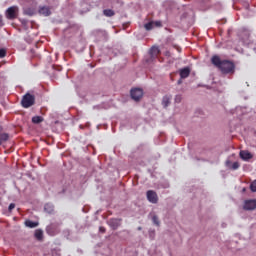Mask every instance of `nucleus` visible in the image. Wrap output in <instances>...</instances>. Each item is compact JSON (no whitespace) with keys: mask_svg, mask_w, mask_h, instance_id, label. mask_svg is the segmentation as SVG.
I'll use <instances>...</instances> for the list:
<instances>
[{"mask_svg":"<svg viewBox=\"0 0 256 256\" xmlns=\"http://www.w3.org/2000/svg\"><path fill=\"white\" fill-rule=\"evenodd\" d=\"M211 63L221 71L223 75H233L235 74V62L231 60H221V57L219 55H214L211 58Z\"/></svg>","mask_w":256,"mask_h":256,"instance_id":"f257e3e1","label":"nucleus"},{"mask_svg":"<svg viewBox=\"0 0 256 256\" xmlns=\"http://www.w3.org/2000/svg\"><path fill=\"white\" fill-rule=\"evenodd\" d=\"M21 105L24 109H29V107H33L35 105V95L31 93H26L21 100Z\"/></svg>","mask_w":256,"mask_h":256,"instance_id":"f03ea898","label":"nucleus"},{"mask_svg":"<svg viewBox=\"0 0 256 256\" xmlns=\"http://www.w3.org/2000/svg\"><path fill=\"white\" fill-rule=\"evenodd\" d=\"M6 19L13 21V19H17V15H19V7L11 6L6 10Z\"/></svg>","mask_w":256,"mask_h":256,"instance_id":"7ed1b4c3","label":"nucleus"},{"mask_svg":"<svg viewBox=\"0 0 256 256\" xmlns=\"http://www.w3.org/2000/svg\"><path fill=\"white\" fill-rule=\"evenodd\" d=\"M107 225L112 229V231H117L121 224L123 223V219L121 218H110L107 220Z\"/></svg>","mask_w":256,"mask_h":256,"instance_id":"20e7f679","label":"nucleus"},{"mask_svg":"<svg viewBox=\"0 0 256 256\" xmlns=\"http://www.w3.org/2000/svg\"><path fill=\"white\" fill-rule=\"evenodd\" d=\"M59 232V223H51L46 227V233L47 235H50V237H55Z\"/></svg>","mask_w":256,"mask_h":256,"instance_id":"39448f33","label":"nucleus"},{"mask_svg":"<svg viewBox=\"0 0 256 256\" xmlns=\"http://www.w3.org/2000/svg\"><path fill=\"white\" fill-rule=\"evenodd\" d=\"M130 97L131 99H133V101H141V99L143 98V89L141 88H133L130 91Z\"/></svg>","mask_w":256,"mask_h":256,"instance_id":"423d86ee","label":"nucleus"},{"mask_svg":"<svg viewBox=\"0 0 256 256\" xmlns=\"http://www.w3.org/2000/svg\"><path fill=\"white\" fill-rule=\"evenodd\" d=\"M159 53H161V50L157 46H152L149 50L150 59H147L146 63H152V61H155Z\"/></svg>","mask_w":256,"mask_h":256,"instance_id":"0eeeda50","label":"nucleus"},{"mask_svg":"<svg viewBox=\"0 0 256 256\" xmlns=\"http://www.w3.org/2000/svg\"><path fill=\"white\" fill-rule=\"evenodd\" d=\"M146 197L149 203H153L154 205L159 203V196H157V192L153 190H148L146 192Z\"/></svg>","mask_w":256,"mask_h":256,"instance_id":"6e6552de","label":"nucleus"},{"mask_svg":"<svg viewBox=\"0 0 256 256\" xmlns=\"http://www.w3.org/2000/svg\"><path fill=\"white\" fill-rule=\"evenodd\" d=\"M244 211H255L256 209V199H248L244 201L243 205Z\"/></svg>","mask_w":256,"mask_h":256,"instance_id":"1a4fd4ad","label":"nucleus"},{"mask_svg":"<svg viewBox=\"0 0 256 256\" xmlns=\"http://www.w3.org/2000/svg\"><path fill=\"white\" fill-rule=\"evenodd\" d=\"M38 13L43 17H49L51 15V8L48 6H39Z\"/></svg>","mask_w":256,"mask_h":256,"instance_id":"9d476101","label":"nucleus"},{"mask_svg":"<svg viewBox=\"0 0 256 256\" xmlns=\"http://www.w3.org/2000/svg\"><path fill=\"white\" fill-rule=\"evenodd\" d=\"M180 79H187L191 75V68L184 67L179 70Z\"/></svg>","mask_w":256,"mask_h":256,"instance_id":"9b49d317","label":"nucleus"},{"mask_svg":"<svg viewBox=\"0 0 256 256\" xmlns=\"http://www.w3.org/2000/svg\"><path fill=\"white\" fill-rule=\"evenodd\" d=\"M171 99H173V96L171 95H164L162 98V107L163 109H167L169 105H171Z\"/></svg>","mask_w":256,"mask_h":256,"instance_id":"f8f14e48","label":"nucleus"},{"mask_svg":"<svg viewBox=\"0 0 256 256\" xmlns=\"http://www.w3.org/2000/svg\"><path fill=\"white\" fill-rule=\"evenodd\" d=\"M239 155H240V159H242V161H249L253 157V154H251V152L246 151V150L240 151Z\"/></svg>","mask_w":256,"mask_h":256,"instance_id":"ddd939ff","label":"nucleus"},{"mask_svg":"<svg viewBox=\"0 0 256 256\" xmlns=\"http://www.w3.org/2000/svg\"><path fill=\"white\" fill-rule=\"evenodd\" d=\"M225 165L226 167H228V169H232V171H237V169L241 167V164H239V162H234L233 164H231V160H226Z\"/></svg>","mask_w":256,"mask_h":256,"instance_id":"4468645a","label":"nucleus"},{"mask_svg":"<svg viewBox=\"0 0 256 256\" xmlns=\"http://www.w3.org/2000/svg\"><path fill=\"white\" fill-rule=\"evenodd\" d=\"M44 211L45 213H48V215H53V213H55V205L51 203H46L44 205Z\"/></svg>","mask_w":256,"mask_h":256,"instance_id":"2eb2a0df","label":"nucleus"},{"mask_svg":"<svg viewBox=\"0 0 256 256\" xmlns=\"http://www.w3.org/2000/svg\"><path fill=\"white\" fill-rule=\"evenodd\" d=\"M119 238L122 239L123 241H126V239H129L131 235V231L129 230H121L118 232Z\"/></svg>","mask_w":256,"mask_h":256,"instance_id":"dca6fc26","label":"nucleus"},{"mask_svg":"<svg viewBox=\"0 0 256 256\" xmlns=\"http://www.w3.org/2000/svg\"><path fill=\"white\" fill-rule=\"evenodd\" d=\"M23 14L27 15L28 17H33V15H35V9H33L31 7L24 8Z\"/></svg>","mask_w":256,"mask_h":256,"instance_id":"f3484780","label":"nucleus"},{"mask_svg":"<svg viewBox=\"0 0 256 256\" xmlns=\"http://www.w3.org/2000/svg\"><path fill=\"white\" fill-rule=\"evenodd\" d=\"M25 225H26V227H29L30 229H35V227L39 226V222H35L32 220H26Z\"/></svg>","mask_w":256,"mask_h":256,"instance_id":"a211bd4d","label":"nucleus"},{"mask_svg":"<svg viewBox=\"0 0 256 256\" xmlns=\"http://www.w3.org/2000/svg\"><path fill=\"white\" fill-rule=\"evenodd\" d=\"M43 121H45V118H43V116H34V117H32V123L34 125H39V123H43Z\"/></svg>","mask_w":256,"mask_h":256,"instance_id":"6ab92c4d","label":"nucleus"},{"mask_svg":"<svg viewBox=\"0 0 256 256\" xmlns=\"http://www.w3.org/2000/svg\"><path fill=\"white\" fill-rule=\"evenodd\" d=\"M34 237L35 239H37V241H43V230L41 229L35 230Z\"/></svg>","mask_w":256,"mask_h":256,"instance_id":"aec40b11","label":"nucleus"},{"mask_svg":"<svg viewBox=\"0 0 256 256\" xmlns=\"http://www.w3.org/2000/svg\"><path fill=\"white\" fill-rule=\"evenodd\" d=\"M5 141H9V133H0V145H3Z\"/></svg>","mask_w":256,"mask_h":256,"instance_id":"412c9836","label":"nucleus"},{"mask_svg":"<svg viewBox=\"0 0 256 256\" xmlns=\"http://www.w3.org/2000/svg\"><path fill=\"white\" fill-rule=\"evenodd\" d=\"M103 14L105 15V17H113V15H115V11H113L112 9H104Z\"/></svg>","mask_w":256,"mask_h":256,"instance_id":"4be33fe9","label":"nucleus"},{"mask_svg":"<svg viewBox=\"0 0 256 256\" xmlns=\"http://www.w3.org/2000/svg\"><path fill=\"white\" fill-rule=\"evenodd\" d=\"M152 223H153V225H156V227L161 226V221H159V216L158 215H154L152 217Z\"/></svg>","mask_w":256,"mask_h":256,"instance_id":"5701e85b","label":"nucleus"},{"mask_svg":"<svg viewBox=\"0 0 256 256\" xmlns=\"http://www.w3.org/2000/svg\"><path fill=\"white\" fill-rule=\"evenodd\" d=\"M154 26H155V22H148L144 25V28L146 29V31H151Z\"/></svg>","mask_w":256,"mask_h":256,"instance_id":"b1692460","label":"nucleus"},{"mask_svg":"<svg viewBox=\"0 0 256 256\" xmlns=\"http://www.w3.org/2000/svg\"><path fill=\"white\" fill-rule=\"evenodd\" d=\"M250 191L252 193H256V179L251 182V184H250Z\"/></svg>","mask_w":256,"mask_h":256,"instance_id":"393cba45","label":"nucleus"},{"mask_svg":"<svg viewBox=\"0 0 256 256\" xmlns=\"http://www.w3.org/2000/svg\"><path fill=\"white\" fill-rule=\"evenodd\" d=\"M183 101V96L181 94H177L174 98V103H181Z\"/></svg>","mask_w":256,"mask_h":256,"instance_id":"a878e982","label":"nucleus"},{"mask_svg":"<svg viewBox=\"0 0 256 256\" xmlns=\"http://www.w3.org/2000/svg\"><path fill=\"white\" fill-rule=\"evenodd\" d=\"M7 56V50L5 48L0 49V59H3Z\"/></svg>","mask_w":256,"mask_h":256,"instance_id":"bb28decb","label":"nucleus"},{"mask_svg":"<svg viewBox=\"0 0 256 256\" xmlns=\"http://www.w3.org/2000/svg\"><path fill=\"white\" fill-rule=\"evenodd\" d=\"M20 23H22L24 27H27V23H29V21L27 19H20Z\"/></svg>","mask_w":256,"mask_h":256,"instance_id":"cd10ccee","label":"nucleus"},{"mask_svg":"<svg viewBox=\"0 0 256 256\" xmlns=\"http://www.w3.org/2000/svg\"><path fill=\"white\" fill-rule=\"evenodd\" d=\"M154 25H155V27H162L163 23L161 21H155Z\"/></svg>","mask_w":256,"mask_h":256,"instance_id":"c85d7f7f","label":"nucleus"},{"mask_svg":"<svg viewBox=\"0 0 256 256\" xmlns=\"http://www.w3.org/2000/svg\"><path fill=\"white\" fill-rule=\"evenodd\" d=\"M106 232H107V229H105V227L103 226L99 227V233H106Z\"/></svg>","mask_w":256,"mask_h":256,"instance_id":"c756f323","label":"nucleus"},{"mask_svg":"<svg viewBox=\"0 0 256 256\" xmlns=\"http://www.w3.org/2000/svg\"><path fill=\"white\" fill-rule=\"evenodd\" d=\"M100 35L104 36V39H107V32L106 31H99Z\"/></svg>","mask_w":256,"mask_h":256,"instance_id":"7c9ffc66","label":"nucleus"},{"mask_svg":"<svg viewBox=\"0 0 256 256\" xmlns=\"http://www.w3.org/2000/svg\"><path fill=\"white\" fill-rule=\"evenodd\" d=\"M15 207L14 203H11L8 207V211H13V208Z\"/></svg>","mask_w":256,"mask_h":256,"instance_id":"2f4dec72","label":"nucleus"},{"mask_svg":"<svg viewBox=\"0 0 256 256\" xmlns=\"http://www.w3.org/2000/svg\"><path fill=\"white\" fill-rule=\"evenodd\" d=\"M3 25H5V24L3 23V16L0 15V27H3Z\"/></svg>","mask_w":256,"mask_h":256,"instance_id":"473e14b6","label":"nucleus"},{"mask_svg":"<svg viewBox=\"0 0 256 256\" xmlns=\"http://www.w3.org/2000/svg\"><path fill=\"white\" fill-rule=\"evenodd\" d=\"M22 3H31L33 0H20Z\"/></svg>","mask_w":256,"mask_h":256,"instance_id":"72a5a7b5","label":"nucleus"},{"mask_svg":"<svg viewBox=\"0 0 256 256\" xmlns=\"http://www.w3.org/2000/svg\"><path fill=\"white\" fill-rule=\"evenodd\" d=\"M183 78H180L178 81H177V85H181V83H183Z\"/></svg>","mask_w":256,"mask_h":256,"instance_id":"f704fd0d","label":"nucleus"},{"mask_svg":"<svg viewBox=\"0 0 256 256\" xmlns=\"http://www.w3.org/2000/svg\"><path fill=\"white\" fill-rule=\"evenodd\" d=\"M245 191H247V188L242 189V193H245Z\"/></svg>","mask_w":256,"mask_h":256,"instance_id":"c9c22d12","label":"nucleus"},{"mask_svg":"<svg viewBox=\"0 0 256 256\" xmlns=\"http://www.w3.org/2000/svg\"><path fill=\"white\" fill-rule=\"evenodd\" d=\"M65 191H67V190L65 188H63L61 193H65Z\"/></svg>","mask_w":256,"mask_h":256,"instance_id":"e433bc0d","label":"nucleus"},{"mask_svg":"<svg viewBox=\"0 0 256 256\" xmlns=\"http://www.w3.org/2000/svg\"><path fill=\"white\" fill-rule=\"evenodd\" d=\"M143 228L141 226L138 227V231H141Z\"/></svg>","mask_w":256,"mask_h":256,"instance_id":"4c0bfd02","label":"nucleus"},{"mask_svg":"<svg viewBox=\"0 0 256 256\" xmlns=\"http://www.w3.org/2000/svg\"><path fill=\"white\" fill-rule=\"evenodd\" d=\"M152 235H155V231L152 232Z\"/></svg>","mask_w":256,"mask_h":256,"instance_id":"58836bf2","label":"nucleus"},{"mask_svg":"<svg viewBox=\"0 0 256 256\" xmlns=\"http://www.w3.org/2000/svg\"><path fill=\"white\" fill-rule=\"evenodd\" d=\"M153 236V234L152 233H150V237H152Z\"/></svg>","mask_w":256,"mask_h":256,"instance_id":"ea45409f","label":"nucleus"},{"mask_svg":"<svg viewBox=\"0 0 256 256\" xmlns=\"http://www.w3.org/2000/svg\"><path fill=\"white\" fill-rule=\"evenodd\" d=\"M228 33H231V30H228Z\"/></svg>","mask_w":256,"mask_h":256,"instance_id":"a19ab883","label":"nucleus"},{"mask_svg":"<svg viewBox=\"0 0 256 256\" xmlns=\"http://www.w3.org/2000/svg\"><path fill=\"white\" fill-rule=\"evenodd\" d=\"M166 55H169V52H166Z\"/></svg>","mask_w":256,"mask_h":256,"instance_id":"79ce46f5","label":"nucleus"}]
</instances>
